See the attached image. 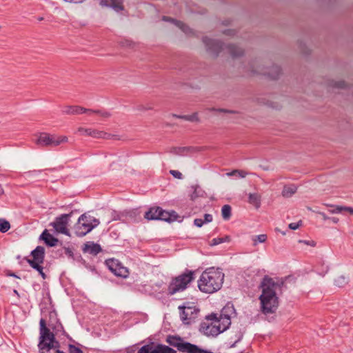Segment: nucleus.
Segmentation results:
<instances>
[{
	"mask_svg": "<svg viewBox=\"0 0 353 353\" xmlns=\"http://www.w3.org/2000/svg\"><path fill=\"white\" fill-rule=\"evenodd\" d=\"M105 265L115 276L122 278H127L128 276V269L124 267L119 260L114 259H107Z\"/></svg>",
	"mask_w": 353,
	"mask_h": 353,
	"instance_id": "8",
	"label": "nucleus"
},
{
	"mask_svg": "<svg viewBox=\"0 0 353 353\" xmlns=\"http://www.w3.org/2000/svg\"><path fill=\"white\" fill-rule=\"evenodd\" d=\"M161 207H152L145 213L144 217L148 220H160L159 211Z\"/></svg>",
	"mask_w": 353,
	"mask_h": 353,
	"instance_id": "21",
	"label": "nucleus"
},
{
	"mask_svg": "<svg viewBox=\"0 0 353 353\" xmlns=\"http://www.w3.org/2000/svg\"><path fill=\"white\" fill-rule=\"evenodd\" d=\"M172 117L176 118L182 119L186 121H189L191 122H198L199 121V119L198 117V114L196 112L193 113L191 115H177V114H172Z\"/></svg>",
	"mask_w": 353,
	"mask_h": 353,
	"instance_id": "32",
	"label": "nucleus"
},
{
	"mask_svg": "<svg viewBox=\"0 0 353 353\" xmlns=\"http://www.w3.org/2000/svg\"><path fill=\"white\" fill-rule=\"evenodd\" d=\"M30 256L32 259L25 258L30 266H33L34 264H43L45 259V248L43 246H37L31 252Z\"/></svg>",
	"mask_w": 353,
	"mask_h": 353,
	"instance_id": "11",
	"label": "nucleus"
},
{
	"mask_svg": "<svg viewBox=\"0 0 353 353\" xmlns=\"http://www.w3.org/2000/svg\"><path fill=\"white\" fill-rule=\"evenodd\" d=\"M71 216L72 212L69 214H63L56 217L54 221L50 223V225L52 226L57 232L70 236L69 230L67 228V225Z\"/></svg>",
	"mask_w": 353,
	"mask_h": 353,
	"instance_id": "7",
	"label": "nucleus"
},
{
	"mask_svg": "<svg viewBox=\"0 0 353 353\" xmlns=\"http://www.w3.org/2000/svg\"><path fill=\"white\" fill-rule=\"evenodd\" d=\"M42 170H30L28 172H26L24 173V176L26 178H32L36 176H37L39 173L41 172Z\"/></svg>",
	"mask_w": 353,
	"mask_h": 353,
	"instance_id": "43",
	"label": "nucleus"
},
{
	"mask_svg": "<svg viewBox=\"0 0 353 353\" xmlns=\"http://www.w3.org/2000/svg\"><path fill=\"white\" fill-rule=\"evenodd\" d=\"M54 353H65V352H64L63 351L60 350H57Z\"/></svg>",
	"mask_w": 353,
	"mask_h": 353,
	"instance_id": "64",
	"label": "nucleus"
},
{
	"mask_svg": "<svg viewBox=\"0 0 353 353\" xmlns=\"http://www.w3.org/2000/svg\"><path fill=\"white\" fill-rule=\"evenodd\" d=\"M235 313L234 306L230 304H227L221 311V316L228 317L231 319L232 314Z\"/></svg>",
	"mask_w": 353,
	"mask_h": 353,
	"instance_id": "30",
	"label": "nucleus"
},
{
	"mask_svg": "<svg viewBox=\"0 0 353 353\" xmlns=\"http://www.w3.org/2000/svg\"><path fill=\"white\" fill-rule=\"evenodd\" d=\"M230 238L229 236H225L224 237L214 238L210 243V245L214 246V245L221 244L224 242H228V241H230Z\"/></svg>",
	"mask_w": 353,
	"mask_h": 353,
	"instance_id": "36",
	"label": "nucleus"
},
{
	"mask_svg": "<svg viewBox=\"0 0 353 353\" xmlns=\"http://www.w3.org/2000/svg\"><path fill=\"white\" fill-rule=\"evenodd\" d=\"M203 42L206 47L207 51L214 57H217L223 49V43L219 40L204 37Z\"/></svg>",
	"mask_w": 353,
	"mask_h": 353,
	"instance_id": "9",
	"label": "nucleus"
},
{
	"mask_svg": "<svg viewBox=\"0 0 353 353\" xmlns=\"http://www.w3.org/2000/svg\"><path fill=\"white\" fill-rule=\"evenodd\" d=\"M212 111H216V112H219L231 113V114H234V113L236 112L234 110H227V109H223V108H219V109L212 108Z\"/></svg>",
	"mask_w": 353,
	"mask_h": 353,
	"instance_id": "50",
	"label": "nucleus"
},
{
	"mask_svg": "<svg viewBox=\"0 0 353 353\" xmlns=\"http://www.w3.org/2000/svg\"><path fill=\"white\" fill-rule=\"evenodd\" d=\"M326 206L332 208L329 210V212L331 214H339L343 211H345L346 206L334 205L331 204H325Z\"/></svg>",
	"mask_w": 353,
	"mask_h": 353,
	"instance_id": "35",
	"label": "nucleus"
},
{
	"mask_svg": "<svg viewBox=\"0 0 353 353\" xmlns=\"http://www.w3.org/2000/svg\"><path fill=\"white\" fill-rule=\"evenodd\" d=\"M334 223H337L339 222V219L337 217H330V219Z\"/></svg>",
	"mask_w": 353,
	"mask_h": 353,
	"instance_id": "57",
	"label": "nucleus"
},
{
	"mask_svg": "<svg viewBox=\"0 0 353 353\" xmlns=\"http://www.w3.org/2000/svg\"><path fill=\"white\" fill-rule=\"evenodd\" d=\"M213 220V218H212V215L210 214H204V219H203V222L205 223H210L212 222Z\"/></svg>",
	"mask_w": 353,
	"mask_h": 353,
	"instance_id": "53",
	"label": "nucleus"
},
{
	"mask_svg": "<svg viewBox=\"0 0 353 353\" xmlns=\"http://www.w3.org/2000/svg\"><path fill=\"white\" fill-rule=\"evenodd\" d=\"M192 310H188V316L190 317V322L193 320H194L198 313L199 312V310L198 308H196L195 307H190Z\"/></svg>",
	"mask_w": 353,
	"mask_h": 353,
	"instance_id": "40",
	"label": "nucleus"
},
{
	"mask_svg": "<svg viewBox=\"0 0 353 353\" xmlns=\"http://www.w3.org/2000/svg\"><path fill=\"white\" fill-rule=\"evenodd\" d=\"M194 224L196 227L201 228L205 224V223L203 222V219H195L194 221Z\"/></svg>",
	"mask_w": 353,
	"mask_h": 353,
	"instance_id": "52",
	"label": "nucleus"
},
{
	"mask_svg": "<svg viewBox=\"0 0 353 353\" xmlns=\"http://www.w3.org/2000/svg\"><path fill=\"white\" fill-rule=\"evenodd\" d=\"M99 133H101L102 134H100V137L99 138H103L105 139H110L111 138L117 139V135H112L103 131H99Z\"/></svg>",
	"mask_w": 353,
	"mask_h": 353,
	"instance_id": "47",
	"label": "nucleus"
},
{
	"mask_svg": "<svg viewBox=\"0 0 353 353\" xmlns=\"http://www.w3.org/2000/svg\"><path fill=\"white\" fill-rule=\"evenodd\" d=\"M92 111V109H87L79 105L65 106L62 110L63 113L66 114H81L83 113L88 114V112H91Z\"/></svg>",
	"mask_w": 353,
	"mask_h": 353,
	"instance_id": "17",
	"label": "nucleus"
},
{
	"mask_svg": "<svg viewBox=\"0 0 353 353\" xmlns=\"http://www.w3.org/2000/svg\"><path fill=\"white\" fill-rule=\"evenodd\" d=\"M156 353H176V351L166 345L156 343Z\"/></svg>",
	"mask_w": 353,
	"mask_h": 353,
	"instance_id": "29",
	"label": "nucleus"
},
{
	"mask_svg": "<svg viewBox=\"0 0 353 353\" xmlns=\"http://www.w3.org/2000/svg\"><path fill=\"white\" fill-rule=\"evenodd\" d=\"M248 202L258 209L261 205V197L256 193H250L248 195Z\"/></svg>",
	"mask_w": 353,
	"mask_h": 353,
	"instance_id": "28",
	"label": "nucleus"
},
{
	"mask_svg": "<svg viewBox=\"0 0 353 353\" xmlns=\"http://www.w3.org/2000/svg\"><path fill=\"white\" fill-rule=\"evenodd\" d=\"M42 264H34L33 266H31L33 269L37 270L39 274L41 276V277L45 279L46 278V274L43 272V268L41 265Z\"/></svg>",
	"mask_w": 353,
	"mask_h": 353,
	"instance_id": "42",
	"label": "nucleus"
},
{
	"mask_svg": "<svg viewBox=\"0 0 353 353\" xmlns=\"http://www.w3.org/2000/svg\"><path fill=\"white\" fill-rule=\"evenodd\" d=\"M241 340V338H239L238 340H236L234 343H233L232 344H231L230 346H229V348H233L236 346V344Z\"/></svg>",
	"mask_w": 353,
	"mask_h": 353,
	"instance_id": "61",
	"label": "nucleus"
},
{
	"mask_svg": "<svg viewBox=\"0 0 353 353\" xmlns=\"http://www.w3.org/2000/svg\"><path fill=\"white\" fill-rule=\"evenodd\" d=\"M65 254L70 258L74 259V253L71 248H64Z\"/></svg>",
	"mask_w": 353,
	"mask_h": 353,
	"instance_id": "51",
	"label": "nucleus"
},
{
	"mask_svg": "<svg viewBox=\"0 0 353 353\" xmlns=\"http://www.w3.org/2000/svg\"><path fill=\"white\" fill-rule=\"evenodd\" d=\"M194 150V149L192 147H172L170 148V152L176 155L183 156Z\"/></svg>",
	"mask_w": 353,
	"mask_h": 353,
	"instance_id": "22",
	"label": "nucleus"
},
{
	"mask_svg": "<svg viewBox=\"0 0 353 353\" xmlns=\"http://www.w3.org/2000/svg\"><path fill=\"white\" fill-rule=\"evenodd\" d=\"M237 172H238V170H234L232 171L231 172L228 173L227 174L228 176L236 175L237 174Z\"/></svg>",
	"mask_w": 353,
	"mask_h": 353,
	"instance_id": "58",
	"label": "nucleus"
},
{
	"mask_svg": "<svg viewBox=\"0 0 353 353\" xmlns=\"http://www.w3.org/2000/svg\"><path fill=\"white\" fill-rule=\"evenodd\" d=\"M346 212H349L351 214L353 215V208L351 207H346L345 208Z\"/></svg>",
	"mask_w": 353,
	"mask_h": 353,
	"instance_id": "60",
	"label": "nucleus"
},
{
	"mask_svg": "<svg viewBox=\"0 0 353 353\" xmlns=\"http://www.w3.org/2000/svg\"><path fill=\"white\" fill-rule=\"evenodd\" d=\"M283 284V281H275L268 276L263 277L260 285L262 294L259 296L261 312L263 314H272L276 311L279 305L276 291L280 290Z\"/></svg>",
	"mask_w": 353,
	"mask_h": 353,
	"instance_id": "1",
	"label": "nucleus"
},
{
	"mask_svg": "<svg viewBox=\"0 0 353 353\" xmlns=\"http://www.w3.org/2000/svg\"><path fill=\"white\" fill-rule=\"evenodd\" d=\"M78 131L80 133H81L82 134L91 136L94 138H98L100 137V134H102L101 133H99V131L96 130H92L91 128H79Z\"/></svg>",
	"mask_w": 353,
	"mask_h": 353,
	"instance_id": "31",
	"label": "nucleus"
},
{
	"mask_svg": "<svg viewBox=\"0 0 353 353\" xmlns=\"http://www.w3.org/2000/svg\"><path fill=\"white\" fill-rule=\"evenodd\" d=\"M201 328L206 336H216L220 333L223 332L220 326H217L216 324L206 325L203 323L201 324Z\"/></svg>",
	"mask_w": 353,
	"mask_h": 353,
	"instance_id": "14",
	"label": "nucleus"
},
{
	"mask_svg": "<svg viewBox=\"0 0 353 353\" xmlns=\"http://www.w3.org/2000/svg\"><path fill=\"white\" fill-rule=\"evenodd\" d=\"M249 70L254 74L267 75L272 79H278L281 73V68L274 65H272L271 68L263 70L255 68L253 63H250Z\"/></svg>",
	"mask_w": 353,
	"mask_h": 353,
	"instance_id": "10",
	"label": "nucleus"
},
{
	"mask_svg": "<svg viewBox=\"0 0 353 353\" xmlns=\"http://www.w3.org/2000/svg\"><path fill=\"white\" fill-rule=\"evenodd\" d=\"M39 239L45 243V244L49 247H54L57 245L59 242L58 239L54 237L51 234L48 232L47 229H45L39 236Z\"/></svg>",
	"mask_w": 353,
	"mask_h": 353,
	"instance_id": "19",
	"label": "nucleus"
},
{
	"mask_svg": "<svg viewBox=\"0 0 353 353\" xmlns=\"http://www.w3.org/2000/svg\"><path fill=\"white\" fill-rule=\"evenodd\" d=\"M123 0H99L101 6L111 7L116 12L123 10Z\"/></svg>",
	"mask_w": 353,
	"mask_h": 353,
	"instance_id": "16",
	"label": "nucleus"
},
{
	"mask_svg": "<svg viewBox=\"0 0 353 353\" xmlns=\"http://www.w3.org/2000/svg\"><path fill=\"white\" fill-rule=\"evenodd\" d=\"M224 276L221 269L208 268L203 272L198 280V288L205 293L216 292L221 288Z\"/></svg>",
	"mask_w": 353,
	"mask_h": 353,
	"instance_id": "2",
	"label": "nucleus"
},
{
	"mask_svg": "<svg viewBox=\"0 0 353 353\" xmlns=\"http://www.w3.org/2000/svg\"><path fill=\"white\" fill-rule=\"evenodd\" d=\"M316 212V211H314ZM317 214H319V215H321L322 216V219L324 220V221H327V220H329L330 219V217L327 216L325 213L324 212H319L317 211L316 212Z\"/></svg>",
	"mask_w": 353,
	"mask_h": 353,
	"instance_id": "55",
	"label": "nucleus"
},
{
	"mask_svg": "<svg viewBox=\"0 0 353 353\" xmlns=\"http://www.w3.org/2000/svg\"><path fill=\"white\" fill-rule=\"evenodd\" d=\"M69 353H83V352L78 347L72 344L68 345Z\"/></svg>",
	"mask_w": 353,
	"mask_h": 353,
	"instance_id": "44",
	"label": "nucleus"
},
{
	"mask_svg": "<svg viewBox=\"0 0 353 353\" xmlns=\"http://www.w3.org/2000/svg\"><path fill=\"white\" fill-rule=\"evenodd\" d=\"M67 141L68 137L65 136L58 137L46 132H41L39 134L36 143L41 146L56 147Z\"/></svg>",
	"mask_w": 353,
	"mask_h": 353,
	"instance_id": "6",
	"label": "nucleus"
},
{
	"mask_svg": "<svg viewBox=\"0 0 353 353\" xmlns=\"http://www.w3.org/2000/svg\"><path fill=\"white\" fill-rule=\"evenodd\" d=\"M330 86L336 88H345L347 86V83L344 81H332L330 83Z\"/></svg>",
	"mask_w": 353,
	"mask_h": 353,
	"instance_id": "41",
	"label": "nucleus"
},
{
	"mask_svg": "<svg viewBox=\"0 0 353 353\" xmlns=\"http://www.w3.org/2000/svg\"><path fill=\"white\" fill-rule=\"evenodd\" d=\"M169 172L173 177H174L176 179H183V174L179 170H170Z\"/></svg>",
	"mask_w": 353,
	"mask_h": 353,
	"instance_id": "46",
	"label": "nucleus"
},
{
	"mask_svg": "<svg viewBox=\"0 0 353 353\" xmlns=\"http://www.w3.org/2000/svg\"><path fill=\"white\" fill-rule=\"evenodd\" d=\"M53 345H54V349L59 350V346H60V345H59V342L58 341V344H57V343H53Z\"/></svg>",
	"mask_w": 353,
	"mask_h": 353,
	"instance_id": "62",
	"label": "nucleus"
},
{
	"mask_svg": "<svg viewBox=\"0 0 353 353\" xmlns=\"http://www.w3.org/2000/svg\"><path fill=\"white\" fill-rule=\"evenodd\" d=\"M216 325L217 326H220L222 331L225 332L230 327L231 325V319L228 317L219 315Z\"/></svg>",
	"mask_w": 353,
	"mask_h": 353,
	"instance_id": "25",
	"label": "nucleus"
},
{
	"mask_svg": "<svg viewBox=\"0 0 353 353\" xmlns=\"http://www.w3.org/2000/svg\"><path fill=\"white\" fill-rule=\"evenodd\" d=\"M99 223V221L94 216L84 213L79 216L74 226V233L79 237L84 236L96 228Z\"/></svg>",
	"mask_w": 353,
	"mask_h": 353,
	"instance_id": "5",
	"label": "nucleus"
},
{
	"mask_svg": "<svg viewBox=\"0 0 353 353\" xmlns=\"http://www.w3.org/2000/svg\"><path fill=\"white\" fill-rule=\"evenodd\" d=\"M159 216H160L159 221H163L168 223H171L176 221L179 218V214L174 210L166 211L160 208L159 211Z\"/></svg>",
	"mask_w": 353,
	"mask_h": 353,
	"instance_id": "13",
	"label": "nucleus"
},
{
	"mask_svg": "<svg viewBox=\"0 0 353 353\" xmlns=\"http://www.w3.org/2000/svg\"><path fill=\"white\" fill-rule=\"evenodd\" d=\"M301 224H302V221H299L297 223H290L288 227H289L290 229H291L292 230H295L298 229L300 227V225H301Z\"/></svg>",
	"mask_w": 353,
	"mask_h": 353,
	"instance_id": "49",
	"label": "nucleus"
},
{
	"mask_svg": "<svg viewBox=\"0 0 353 353\" xmlns=\"http://www.w3.org/2000/svg\"><path fill=\"white\" fill-rule=\"evenodd\" d=\"M163 20L165 21H170L173 23L177 27H179L184 33L189 34L192 32V30L186 24L183 23L181 21L176 20L169 17H163Z\"/></svg>",
	"mask_w": 353,
	"mask_h": 353,
	"instance_id": "20",
	"label": "nucleus"
},
{
	"mask_svg": "<svg viewBox=\"0 0 353 353\" xmlns=\"http://www.w3.org/2000/svg\"><path fill=\"white\" fill-rule=\"evenodd\" d=\"M165 342L170 346L176 348L181 353H214L212 351L201 348L197 345L184 340L179 335H168Z\"/></svg>",
	"mask_w": 353,
	"mask_h": 353,
	"instance_id": "3",
	"label": "nucleus"
},
{
	"mask_svg": "<svg viewBox=\"0 0 353 353\" xmlns=\"http://www.w3.org/2000/svg\"><path fill=\"white\" fill-rule=\"evenodd\" d=\"M237 174L239 177L244 178L247 175V172H245V171H243V170H238Z\"/></svg>",
	"mask_w": 353,
	"mask_h": 353,
	"instance_id": "56",
	"label": "nucleus"
},
{
	"mask_svg": "<svg viewBox=\"0 0 353 353\" xmlns=\"http://www.w3.org/2000/svg\"><path fill=\"white\" fill-rule=\"evenodd\" d=\"M54 334L46 326V322L45 319H41L39 321V343L43 344V342L46 341V339L50 335Z\"/></svg>",
	"mask_w": 353,
	"mask_h": 353,
	"instance_id": "15",
	"label": "nucleus"
},
{
	"mask_svg": "<svg viewBox=\"0 0 353 353\" xmlns=\"http://www.w3.org/2000/svg\"><path fill=\"white\" fill-rule=\"evenodd\" d=\"M195 279V271L186 269L185 272L172 279L168 286V294L173 295L185 290Z\"/></svg>",
	"mask_w": 353,
	"mask_h": 353,
	"instance_id": "4",
	"label": "nucleus"
},
{
	"mask_svg": "<svg viewBox=\"0 0 353 353\" xmlns=\"http://www.w3.org/2000/svg\"><path fill=\"white\" fill-rule=\"evenodd\" d=\"M223 34L225 35H228V36H233L235 34V31L234 30L228 29V30H225L223 32Z\"/></svg>",
	"mask_w": 353,
	"mask_h": 353,
	"instance_id": "54",
	"label": "nucleus"
},
{
	"mask_svg": "<svg viewBox=\"0 0 353 353\" xmlns=\"http://www.w3.org/2000/svg\"><path fill=\"white\" fill-rule=\"evenodd\" d=\"M267 235L265 234L253 236L252 238L253 241V245H256L258 243H265L267 240Z\"/></svg>",
	"mask_w": 353,
	"mask_h": 353,
	"instance_id": "37",
	"label": "nucleus"
},
{
	"mask_svg": "<svg viewBox=\"0 0 353 353\" xmlns=\"http://www.w3.org/2000/svg\"><path fill=\"white\" fill-rule=\"evenodd\" d=\"M192 188L194 190L193 192L190 195L191 200L194 201L197 197L199 196V193L198 192V189L199 188V186L198 185H192Z\"/></svg>",
	"mask_w": 353,
	"mask_h": 353,
	"instance_id": "45",
	"label": "nucleus"
},
{
	"mask_svg": "<svg viewBox=\"0 0 353 353\" xmlns=\"http://www.w3.org/2000/svg\"><path fill=\"white\" fill-rule=\"evenodd\" d=\"M53 343L58 344V341L55 338L54 334H52L50 336L46 339V341L43 342V344L38 343V349L39 353H50V351L54 349Z\"/></svg>",
	"mask_w": 353,
	"mask_h": 353,
	"instance_id": "12",
	"label": "nucleus"
},
{
	"mask_svg": "<svg viewBox=\"0 0 353 353\" xmlns=\"http://www.w3.org/2000/svg\"><path fill=\"white\" fill-rule=\"evenodd\" d=\"M82 250L84 253H89L92 255L96 256L101 252L102 249L99 244L95 243L92 241H89L84 244Z\"/></svg>",
	"mask_w": 353,
	"mask_h": 353,
	"instance_id": "18",
	"label": "nucleus"
},
{
	"mask_svg": "<svg viewBox=\"0 0 353 353\" xmlns=\"http://www.w3.org/2000/svg\"><path fill=\"white\" fill-rule=\"evenodd\" d=\"M88 114L89 115H91L92 114H96L105 119L109 118L111 116V114L109 112L101 110H92L91 112H88Z\"/></svg>",
	"mask_w": 353,
	"mask_h": 353,
	"instance_id": "39",
	"label": "nucleus"
},
{
	"mask_svg": "<svg viewBox=\"0 0 353 353\" xmlns=\"http://www.w3.org/2000/svg\"><path fill=\"white\" fill-rule=\"evenodd\" d=\"M4 194V190L1 186V185L0 184V196L3 195Z\"/></svg>",
	"mask_w": 353,
	"mask_h": 353,
	"instance_id": "63",
	"label": "nucleus"
},
{
	"mask_svg": "<svg viewBox=\"0 0 353 353\" xmlns=\"http://www.w3.org/2000/svg\"><path fill=\"white\" fill-rule=\"evenodd\" d=\"M10 228V223L4 219H0V232L2 233H5L8 232Z\"/></svg>",
	"mask_w": 353,
	"mask_h": 353,
	"instance_id": "38",
	"label": "nucleus"
},
{
	"mask_svg": "<svg viewBox=\"0 0 353 353\" xmlns=\"http://www.w3.org/2000/svg\"><path fill=\"white\" fill-rule=\"evenodd\" d=\"M227 49L232 58H237L243 54V50L236 45L230 44L227 46Z\"/></svg>",
	"mask_w": 353,
	"mask_h": 353,
	"instance_id": "23",
	"label": "nucleus"
},
{
	"mask_svg": "<svg viewBox=\"0 0 353 353\" xmlns=\"http://www.w3.org/2000/svg\"><path fill=\"white\" fill-rule=\"evenodd\" d=\"M349 282V278L344 275H341L334 280L335 285L343 288Z\"/></svg>",
	"mask_w": 353,
	"mask_h": 353,
	"instance_id": "34",
	"label": "nucleus"
},
{
	"mask_svg": "<svg viewBox=\"0 0 353 353\" xmlns=\"http://www.w3.org/2000/svg\"><path fill=\"white\" fill-rule=\"evenodd\" d=\"M179 309L180 310V318L184 324H190V317L188 316V310H192L190 306H179Z\"/></svg>",
	"mask_w": 353,
	"mask_h": 353,
	"instance_id": "24",
	"label": "nucleus"
},
{
	"mask_svg": "<svg viewBox=\"0 0 353 353\" xmlns=\"http://www.w3.org/2000/svg\"><path fill=\"white\" fill-rule=\"evenodd\" d=\"M7 276H12V277H15V278L19 279V277L15 273H14V272H8L7 274Z\"/></svg>",
	"mask_w": 353,
	"mask_h": 353,
	"instance_id": "59",
	"label": "nucleus"
},
{
	"mask_svg": "<svg viewBox=\"0 0 353 353\" xmlns=\"http://www.w3.org/2000/svg\"><path fill=\"white\" fill-rule=\"evenodd\" d=\"M137 353H156V343L153 341L149 342L142 346Z\"/></svg>",
	"mask_w": 353,
	"mask_h": 353,
	"instance_id": "27",
	"label": "nucleus"
},
{
	"mask_svg": "<svg viewBox=\"0 0 353 353\" xmlns=\"http://www.w3.org/2000/svg\"><path fill=\"white\" fill-rule=\"evenodd\" d=\"M297 188L294 184L285 185L282 190V196L286 198L291 197L296 192Z\"/></svg>",
	"mask_w": 353,
	"mask_h": 353,
	"instance_id": "26",
	"label": "nucleus"
},
{
	"mask_svg": "<svg viewBox=\"0 0 353 353\" xmlns=\"http://www.w3.org/2000/svg\"><path fill=\"white\" fill-rule=\"evenodd\" d=\"M207 320L213 321L214 324H216L219 320V317L217 316V314L212 313L208 316H206L205 318Z\"/></svg>",
	"mask_w": 353,
	"mask_h": 353,
	"instance_id": "48",
	"label": "nucleus"
},
{
	"mask_svg": "<svg viewBox=\"0 0 353 353\" xmlns=\"http://www.w3.org/2000/svg\"><path fill=\"white\" fill-rule=\"evenodd\" d=\"M221 215L224 220H229L232 215V208L230 205H224L221 208Z\"/></svg>",
	"mask_w": 353,
	"mask_h": 353,
	"instance_id": "33",
	"label": "nucleus"
}]
</instances>
